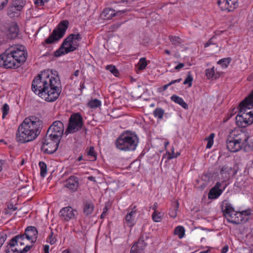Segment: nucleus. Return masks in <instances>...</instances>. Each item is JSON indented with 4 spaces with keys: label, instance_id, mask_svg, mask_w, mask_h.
<instances>
[{
    "label": "nucleus",
    "instance_id": "obj_1",
    "mask_svg": "<svg viewBox=\"0 0 253 253\" xmlns=\"http://www.w3.org/2000/svg\"><path fill=\"white\" fill-rule=\"evenodd\" d=\"M44 70L36 76L32 84V89L47 102L57 99L61 93L60 81L57 72Z\"/></svg>",
    "mask_w": 253,
    "mask_h": 253
},
{
    "label": "nucleus",
    "instance_id": "obj_2",
    "mask_svg": "<svg viewBox=\"0 0 253 253\" xmlns=\"http://www.w3.org/2000/svg\"><path fill=\"white\" fill-rule=\"evenodd\" d=\"M42 121L35 116L26 118L19 126L15 139L18 142L25 143L35 140L41 133Z\"/></svg>",
    "mask_w": 253,
    "mask_h": 253
},
{
    "label": "nucleus",
    "instance_id": "obj_3",
    "mask_svg": "<svg viewBox=\"0 0 253 253\" xmlns=\"http://www.w3.org/2000/svg\"><path fill=\"white\" fill-rule=\"evenodd\" d=\"M27 58V53L24 46H11L0 55V67L5 69L17 68L25 62Z\"/></svg>",
    "mask_w": 253,
    "mask_h": 253
},
{
    "label": "nucleus",
    "instance_id": "obj_4",
    "mask_svg": "<svg viewBox=\"0 0 253 253\" xmlns=\"http://www.w3.org/2000/svg\"><path fill=\"white\" fill-rule=\"evenodd\" d=\"M221 210L227 221L235 224L246 222L248 220L247 216L251 214L250 210L235 211L232 205L227 201L223 202Z\"/></svg>",
    "mask_w": 253,
    "mask_h": 253
},
{
    "label": "nucleus",
    "instance_id": "obj_5",
    "mask_svg": "<svg viewBox=\"0 0 253 253\" xmlns=\"http://www.w3.org/2000/svg\"><path fill=\"white\" fill-rule=\"evenodd\" d=\"M81 40L82 37L79 33L69 35L64 40L59 49L55 52L54 55L59 57L76 50L79 45L76 41H80Z\"/></svg>",
    "mask_w": 253,
    "mask_h": 253
},
{
    "label": "nucleus",
    "instance_id": "obj_6",
    "mask_svg": "<svg viewBox=\"0 0 253 253\" xmlns=\"http://www.w3.org/2000/svg\"><path fill=\"white\" fill-rule=\"evenodd\" d=\"M240 111L236 117V121L238 126L245 127L253 123V107L247 104L242 105L241 102Z\"/></svg>",
    "mask_w": 253,
    "mask_h": 253
},
{
    "label": "nucleus",
    "instance_id": "obj_7",
    "mask_svg": "<svg viewBox=\"0 0 253 253\" xmlns=\"http://www.w3.org/2000/svg\"><path fill=\"white\" fill-rule=\"evenodd\" d=\"M244 132L234 131L227 138L226 146L228 150L233 153L237 152L243 147Z\"/></svg>",
    "mask_w": 253,
    "mask_h": 253
},
{
    "label": "nucleus",
    "instance_id": "obj_8",
    "mask_svg": "<svg viewBox=\"0 0 253 253\" xmlns=\"http://www.w3.org/2000/svg\"><path fill=\"white\" fill-rule=\"evenodd\" d=\"M69 22L67 20H62L56 29H54L51 34L45 40L46 44H51L62 38L68 28Z\"/></svg>",
    "mask_w": 253,
    "mask_h": 253
},
{
    "label": "nucleus",
    "instance_id": "obj_9",
    "mask_svg": "<svg viewBox=\"0 0 253 253\" xmlns=\"http://www.w3.org/2000/svg\"><path fill=\"white\" fill-rule=\"evenodd\" d=\"M84 124V120L81 114L74 113L71 115L68 126L65 130V133L68 135L69 133L76 132L81 129Z\"/></svg>",
    "mask_w": 253,
    "mask_h": 253
},
{
    "label": "nucleus",
    "instance_id": "obj_10",
    "mask_svg": "<svg viewBox=\"0 0 253 253\" xmlns=\"http://www.w3.org/2000/svg\"><path fill=\"white\" fill-rule=\"evenodd\" d=\"M64 131V126L60 121H55L48 127L46 135L47 137L53 138L55 140L60 141Z\"/></svg>",
    "mask_w": 253,
    "mask_h": 253
},
{
    "label": "nucleus",
    "instance_id": "obj_11",
    "mask_svg": "<svg viewBox=\"0 0 253 253\" xmlns=\"http://www.w3.org/2000/svg\"><path fill=\"white\" fill-rule=\"evenodd\" d=\"M59 143L60 140H55L45 135L42 142L41 149L44 153L53 154L57 150Z\"/></svg>",
    "mask_w": 253,
    "mask_h": 253
},
{
    "label": "nucleus",
    "instance_id": "obj_12",
    "mask_svg": "<svg viewBox=\"0 0 253 253\" xmlns=\"http://www.w3.org/2000/svg\"><path fill=\"white\" fill-rule=\"evenodd\" d=\"M237 0H217V4L222 11H232L237 6Z\"/></svg>",
    "mask_w": 253,
    "mask_h": 253
},
{
    "label": "nucleus",
    "instance_id": "obj_13",
    "mask_svg": "<svg viewBox=\"0 0 253 253\" xmlns=\"http://www.w3.org/2000/svg\"><path fill=\"white\" fill-rule=\"evenodd\" d=\"M139 143V138L134 132L127 130V151H134Z\"/></svg>",
    "mask_w": 253,
    "mask_h": 253
},
{
    "label": "nucleus",
    "instance_id": "obj_14",
    "mask_svg": "<svg viewBox=\"0 0 253 253\" xmlns=\"http://www.w3.org/2000/svg\"><path fill=\"white\" fill-rule=\"evenodd\" d=\"M79 182L78 177L72 175L64 182V187L72 192L76 191L79 187Z\"/></svg>",
    "mask_w": 253,
    "mask_h": 253
},
{
    "label": "nucleus",
    "instance_id": "obj_15",
    "mask_svg": "<svg viewBox=\"0 0 253 253\" xmlns=\"http://www.w3.org/2000/svg\"><path fill=\"white\" fill-rule=\"evenodd\" d=\"M76 213H77V211L69 206L62 208L59 212L62 219L66 221L75 218Z\"/></svg>",
    "mask_w": 253,
    "mask_h": 253
},
{
    "label": "nucleus",
    "instance_id": "obj_16",
    "mask_svg": "<svg viewBox=\"0 0 253 253\" xmlns=\"http://www.w3.org/2000/svg\"><path fill=\"white\" fill-rule=\"evenodd\" d=\"M221 187V183L217 182L215 183L214 186L211 189L208 193V198L209 199H217L223 193L225 188L223 189H220Z\"/></svg>",
    "mask_w": 253,
    "mask_h": 253
},
{
    "label": "nucleus",
    "instance_id": "obj_17",
    "mask_svg": "<svg viewBox=\"0 0 253 253\" xmlns=\"http://www.w3.org/2000/svg\"><path fill=\"white\" fill-rule=\"evenodd\" d=\"M38 232L37 228L35 226H28L25 229V237L28 240H31L32 243H34L36 241L38 237Z\"/></svg>",
    "mask_w": 253,
    "mask_h": 253
},
{
    "label": "nucleus",
    "instance_id": "obj_18",
    "mask_svg": "<svg viewBox=\"0 0 253 253\" xmlns=\"http://www.w3.org/2000/svg\"><path fill=\"white\" fill-rule=\"evenodd\" d=\"M115 144L118 149L124 151L126 150V130L124 131L116 139Z\"/></svg>",
    "mask_w": 253,
    "mask_h": 253
},
{
    "label": "nucleus",
    "instance_id": "obj_19",
    "mask_svg": "<svg viewBox=\"0 0 253 253\" xmlns=\"http://www.w3.org/2000/svg\"><path fill=\"white\" fill-rule=\"evenodd\" d=\"M131 207L132 206L130 207L127 213V226L129 227L133 226L136 222L137 210L135 206Z\"/></svg>",
    "mask_w": 253,
    "mask_h": 253
},
{
    "label": "nucleus",
    "instance_id": "obj_20",
    "mask_svg": "<svg viewBox=\"0 0 253 253\" xmlns=\"http://www.w3.org/2000/svg\"><path fill=\"white\" fill-rule=\"evenodd\" d=\"M121 11L115 12V10L110 8L105 9L101 14V17L104 20L111 19L113 17L118 14Z\"/></svg>",
    "mask_w": 253,
    "mask_h": 253
},
{
    "label": "nucleus",
    "instance_id": "obj_21",
    "mask_svg": "<svg viewBox=\"0 0 253 253\" xmlns=\"http://www.w3.org/2000/svg\"><path fill=\"white\" fill-rule=\"evenodd\" d=\"M243 147L246 152L253 151V138L244 133Z\"/></svg>",
    "mask_w": 253,
    "mask_h": 253
},
{
    "label": "nucleus",
    "instance_id": "obj_22",
    "mask_svg": "<svg viewBox=\"0 0 253 253\" xmlns=\"http://www.w3.org/2000/svg\"><path fill=\"white\" fill-rule=\"evenodd\" d=\"M19 33V27L16 23L12 24L8 31L7 37L9 39H13L16 38Z\"/></svg>",
    "mask_w": 253,
    "mask_h": 253
},
{
    "label": "nucleus",
    "instance_id": "obj_23",
    "mask_svg": "<svg viewBox=\"0 0 253 253\" xmlns=\"http://www.w3.org/2000/svg\"><path fill=\"white\" fill-rule=\"evenodd\" d=\"M94 206L93 203L91 201H85L83 204L84 213L88 216L92 213L94 210Z\"/></svg>",
    "mask_w": 253,
    "mask_h": 253
},
{
    "label": "nucleus",
    "instance_id": "obj_24",
    "mask_svg": "<svg viewBox=\"0 0 253 253\" xmlns=\"http://www.w3.org/2000/svg\"><path fill=\"white\" fill-rule=\"evenodd\" d=\"M144 241L142 240H139L137 242L134 243L131 248L130 253H138L140 251L144 249L145 248Z\"/></svg>",
    "mask_w": 253,
    "mask_h": 253
},
{
    "label": "nucleus",
    "instance_id": "obj_25",
    "mask_svg": "<svg viewBox=\"0 0 253 253\" xmlns=\"http://www.w3.org/2000/svg\"><path fill=\"white\" fill-rule=\"evenodd\" d=\"M16 241L11 239L6 247L5 252L6 253H19V248H16Z\"/></svg>",
    "mask_w": 253,
    "mask_h": 253
},
{
    "label": "nucleus",
    "instance_id": "obj_26",
    "mask_svg": "<svg viewBox=\"0 0 253 253\" xmlns=\"http://www.w3.org/2000/svg\"><path fill=\"white\" fill-rule=\"evenodd\" d=\"M206 76L208 79H216L219 77V74L216 72L214 67L206 70Z\"/></svg>",
    "mask_w": 253,
    "mask_h": 253
},
{
    "label": "nucleus",
    "instance_id": "obj_27",
    "mask_svg": "<svg viewBox=\"0 0 253 253\" xmlns=\"http://www.w3.org/2000/svg\"><path fill=\"white\" fill-rule=\"evenodd\" d=\"M171 100L176 104L180 105L185 109L188 108L187 104L184 101L183 99L177 95L173 94L170 97Z\"/></svg>",
    "mask_w": 253,
    "mask_h": 253
},
{
    "label": "nucleus",
    "instance_id": "obj_28",
    "mask_svg": "<svg viewBox=\"0 0 253 253\" xmlns=\"http://www.w3.org/2000/svg\"><path fill=\"white\" fill-rule=\"evenodd\" d=\"M148 65L146 58L142 57L139 59L138 63L135 66L136 71L139 73L141 71L146 68Z\"/></svg>",
    "mask_w": 253,
    "mask_h": 253
},
{
    "label": "nucleus",
    "instance_id": "obj_29",
    "mask_svg": "<svg viewBox=\"0 0 253 253\" xmlns=\"http://www.w3.org/2000/svg\"><path fill=\"white\" fill-rule=\"evenodd\" d=\"M232 170V168L231 166H229L228 165H226L221 168L220 173L225 178H228Z\"/></svg>",
    "mask_w": 253,
    "mask_h": 253
},
{
    "label": "nucleus",
    "instance_id": "obj_30",
    "mask_svg": "<svg viewBox=\"0 0 253 253\" xmlns=\"http://www.w3.org/2000/svg\"><path fill=\"white\" fill-rule=\"evenodd\" d=\"M26 238L25 236V235L23 234H19L16 236L13 237L11 239L14 240L16 241L15 244H16V246H18V244H19L21 246H23L25 244L24 240Z\"/></svg>",
    "mask_w": 253,
    "mask_h": 253
},
{
    "label": "nucleus",
    "instance_id": "obj_31",
    "mask_svg": "<svg viewBox=\"0 0 253 253\" xmlns=\"http://www.w3.org/2000/svg\"><path fill=\"white\" fill-rule=\"evenodd\" d=\"M165 110L162 108H156L153 111L154 116L159 120L163 119Z\"/></svg>",
    "mask_w": 253,
    "mask_h": 253
},
{
    "label": "nucleus",
    "instance_id": "obj_32",
    "mask_svg": "<svg viewBox=\"0 0 253 253\" xmlns=\"http://www.w3.org/2000/svg\"><path fill=\"white\" fill-rule=\"evenodd\" d=\"M179 203L176 201L175 205L173 206V209H170L169 212V216L172 218H175L177 216V212L179 208Z\"/></svg>",
    "mask_w": 253,
    "mask_h": 253
},
{
    "label": "nucleus",
    "instance_id": "obj_33",
    "mask_svg": "<svg viewBox=\"0 0 253 253\" xmlns=\"http://www.w3.org/2000/svg\"><path fill=\"white\" fill-rule=\"evenodd\" d=\"M169 40L175 46L180 45L183 42L182 40L180 37L175 36H169Z\"/></svg>",
    "mask_w": 253,
    "mask_h": 253
},
{
    "label": "nucleus",
    "instance_id": "obj_34",
    "mask_svg": "<svg viewBox=\"0 0 253 253\" xmlns=\"http://www.w3.org/2000/svg\"><path fill=\"white\" fill-rule=\"evenodd\" d=\"M241 103L242 105L247 104L248 106L253 107V90L247 97L241 102Z\"/></svg>",
    "mask_w": 253,
    "mask_h": 253
},
{
    "label": "nucleus",
    "instance_id": "obj_35",
    "mask_svg": "<svg viewBox=\"0 0 253 253\" xmlns=\"http://www.w3.org/2000/svg\"><path fill=\"white\" fill-rule=\"evenodd\" d=\"M163 214L159 211H153L152 214V218L154 222H159L162 220Z\"/></svg>",
    "mask_w": 253,
    "mask_h": 253
},
{
    "label": "nucleus",
    "instance_id": "obj_36",
    "mask_svg": "<svg viewBox=\"0 0 253 253\" xmlns=\"http://www.w3.org/2000/svg\"><path fill=\"white\" fill-rule=\"evenodd\" d=\"M11 4L17 8V9L21 10L25 4V1L23 0H14Z\"/></svg>",
    "mask_w": 253,
    "mask_h": 253
},
{
    "label": "nucleus",
    "instance_id": "obj_37",
    "mask_svg": "<svg viewBox=\"0 0 253 253\" xmlns=\"http://www.w3.org/2000/svg\"><path fill=\"white\" fill-rule=\"evenodd\" d=\"M40 168V174L42 177H45L47 174V166L43 162H40L39 163Z\"/></svg>",
    "mask_w": 253,
    "mask_h": 253
},
{
    "label": "nucleus",
    "instance_id": "obj_38",
    "mask_svg": "<svg viewBox=\"0 0 253 253\" xmlns=\"http://www.w3.org/2000/svg\"><path fill=\"white\" fill-rule=\"evenodd\" d=\"M174 234L178 236L180 239L182 238L185 235V229L183 226H178L174 230Z\"/></svg>",
    "mask_w": 253,
    "mask_h": 253
},
{
    "label": "nucleus",
    "instance_id": "obj_39",
    "mask_svg": "<svg viewBox=\"0 0 253 253\" xmlns=\"http://www.w3.org/2000/svg\"><path fill=\"white\" fill-rule=\"evenodd\" d=\"M87 106L90 108H96L101 106V101L97 99H91L87 103Z\"/></svg>",
    "mask_w": 253,
    "mask_h": 253
},
{
    "label": "nucleus",
    "instance_id": "obj_40",
    "mask_svg": "<svg viewBox=\"0 0 253 253\" xmlns=\"http://www.w3.org/2000/svg\"><path fill=\"white\" fill-rule=\"evenodd\" d=\"M231 62L230 58H222L217 62V64L220 65L223 68H226Z\"/></svg>",
    "mask_w": 253,
    "mask_h": 253
},
{
    "label": "nucleus",
    "instance_id": "obj_41",
    "mask_svg": "<svg viewBox=\"0 0 253 253\" xmlns=\"http://www.w3.org/2000/svg\"><path fill=\"white\" fill-rule=\"evenodd\" d=\"M7 14L10 17H13L15 15V13H17V11H19L20 10L17 9L16 7L14 6L12 4L10 5L7 8Z\"/></svg>",
    "mask_w": 253,
    "mask_h": 253
},
{
    "label": "nucleus",
    "instance_id": "obj_42",
    "mask_svg": "<svg viewBox=\"0 0 253 253\" xmlns=\"http://www.w3.org/2000/svg\"><path fill=\"white\" fill-rule=\"evenodd\" d=\"M215 136V134L213 133H211L210 135L205 138V140L208 141V143L206 146L207 148H211L213 144V139Z\"/></svg>",
    "mask_w": 253,
    "mask_h": 253
},
{
    "label": "nucleus",
    "instance_id": "obj_43",
    "mask_svg": "<svg viewBox=\"0 0 253 253\" xmlns=\"http://www.w3.org/2000/svg\"><path fill=\"white\" fill-rule=\"evenodd\" d=\"M193 80V78L191 72H188L187 76L183 84H188L189 87H191L192 84Z\"/></svg>",
    "mask_w": 253,
    "mask_h": 253
},
{
    "label": "nucleus",
    "instance_id": "obj_44",
    "mask_svg": "<svg viewBox=\"0 0 253 253\" xmlns=\"http://www.w3.org/2000/svg\"><path fill=\"white\" fill-rule=\"evenodd\" d=\"M106 69L109 70L115 76L118 77L119 75L118 70L117 69L115 66L110 65L106 66Z\"/></svg>",
    "mask_w": 253,
    "mask_h": 253
},
{
    "label": "nucleus",
    "instance_id": "obj_45",
    "mask_svg": "<svg viewBox=\"0 0 253 253\" xmlns=\"http://www.w3.org/2000/svg\"><path fill=\"white\" fill-rule=\"evenodd\" d=\"M47 242L49 243L51 245H53L56 243V239L55 236L54 235V233L52 230H51L50 234L47 239Z\"/></svg>",
    "mask_w": 253,
    "mask_h": 253
},
{
    "label": "nucleus",
    "instance_id": "obj_46",
    "mask_svg": "<svg viewBox=\"0 0 253 253\" xmlns=\"http://www.w3.org/2000/svg\"><path fill=\"white\" fill-rule=\"evenodd\" d=\"M216 37H212L205 44L204 47L205 48L209 47L211 45H214L216 44Z\"/></svg>",
    "mask_w": 253,
    "mask_h": 253
},
{
    "label": "nucleus",
    "instance_id": "obj_47",
    "mask_svg": "<svg viewBox=\"0 0 253 253\" xmlns=\"http://www.w3.org/2000/svg\"><path fill=\"white\" fill-rule=\"evenodd\" d=\"M110 208V205L109 203L105 204V206L103 209V212L101 214L100 218L103 219L106 216L108 210Z\"/></svg>",
    "mask_w": 253,
    "mask_h": 253
},
{
    "label": "nucleus",
    "instance_id": "obj_48",
    "mask_svg": "<svg viewBox=\"0 0 253 253\" xmlns=\"http://www.w3.org/2000/svg\"><path fill=\"white\" fill-rule=\"evenodd\" d=\"M87 155L91 157L93 159V160H95L96 159V155L95 152L94 147H90L89 149V150L87 152Z\"/></svg>",
    "mask_w": 253,
    "mask_h": 253
},
{
    "label": "nucleus",
    "instance_id": "obj_49",
    "mask_svg": "<svg viewBox=\"0 0 253 253\" xmlns=\"http://www.w3.org/2000/svg\"><path fill=\"white\" fill-rule=\"evenodd\" d=\"M2 118L4 119L5 116L8 114L9 107L8 104H4L2 108Z\"/></svg>",
    "mask_w": 253,
    "mask_h": 253
},
{
    "label": "nucleus",
    "instance_id": "obj_50",
    "mask_svg": "<svg viewBox=\"0 0 253 253\" xmlns=\"http://www.w3.org/2000/svg\"><path fill=\"white\" fill-rule=\"evenodd\" d=\"M7 236L5 233L4 232H0V248L4 243Z\"/></svg>",
    "mask_w": 253,
    "mask_h": 253
},
{
    "label": "nucleus",
    "instance_id": "obj_51",
    "mask_svg": "<svg viewBox=\"0 0 253 253\" xmlns=\"http://www.w3.org/2000/svg\"><path fill=\"white\" fill-rule=\"evenodd\" d=\"M174 149L173 147H172L171 148V152H167V154L168 155V159L169 160H171L173 158H176L177 157V155H175L174 154Z\"/></svg>",
    "mask_w": 253,
    "mask_h": 253
},
{
    "label": "nucleus",
    "instance_id": "obj_52",
    "mask_svg": "<svg viewBox=\"0 0 253 253\" xmlns=\"http://www.w3.org/2000/svg\"><path fill=\"white\" fill-rule=\"evenodd\" d=\"M32 247V245H27L23 249L19 248V253H26L31 249Z\"/></svg>",
    "mask_w": 253,
    "mask_h": 253
},
{
    "label": "nucleus",
    "instance_id": "obj_53",
    "mask_svg": "<svg viewBox=\"0 0 253 253\" xmlns=\"http://www.w3.org/2000/svg\"><path fill=\"white\" fill-rule=\"evenodd\" d=\"M170 85L168 83V84H165L164 85L158 88V91L159 92H162L167 89L169 86Z\"/></svg>",
    "mask_w": 253,
    "mask_h": 253
},
{
    "label": "nucleus",
    "instance_id": "obj_54",
    "mask_svg": "<svg viewBox=\"0 0 253 253\" xmlns=\"http://www.w3.org/2000/svg\"><path fill=\"white\" fill-rule=\"evenodd\" d=\"M8 0H0V10L2 9L7 4Z\"/></svg>",
    "mask_w": 253,
    "mask_h": 253
},
{
    "label": "nucleus",
    "instance_id": "obj_55",
    "mask_svg": "<svg viewBox=\"0 0 253 253\" xmlns=\"http://www.w3.org/2000/svg\"><path fill=\"white\" fill-rule=\"evenodd\" d=\"M7 209L10 210H12L13 211H15L17 210V208L15 206H14L12 204H8L7 205Z\"/></svg>",
    "mask_w": 253,
    "mask_h": 253
},
{
    "label": "nucleus",
    "instance_id": "obj_56",
    "mask_svg": "<svg viewBox=\"0 0 253 253\" xmlns=\"http://www.w3.org/2000/svg\"><path fill=\"white\" fill-rule=\"evenodd\" d=\"M35 4L37 5L42 6L44 5V2L43 0H36Z\"/></svg>",
    "mask_w": 253,
    "mask_h": 253
},
{
    "label": "nucleus",
    "instance_id": "obj_57",
    "mask_svg": "<svg viewBox=\"0 0 253 253\" xmlns=\"http://www.w3.org/2000/svg\"><path fill=\"white\" fill-rule=\"evenodd\" d=\"M184 66V64L182 63H179L177 65H176L174 69L176 70H179L182 68Z\"/></svg>",
    "mask_w": 253,
    "mask_h": 253
},
{
    "label": "nucleus",
    "instance_id": "obj_58",
    "mask_svg": "<svg viewBox=\"0 0 253 253\" xmlns=\"http://www.w3.org/2000/svg\"><path fill=\"white\" fill-rule=\"evenodd\" d=\"M181 80H182V79L181 78H179L178 79L172 80L170 82H169V84L170 86L171 85H172L173 84H174L175 83H177L180 82L181 81Z\"/></svg>",
    "mask_w": 253,
    "mask_h": 253
},
{
    "label": "nucleus",
    "instance_id": "obj_59",
    "mask_svg": "<svg viewBox=\"0 0 253 253\" xmlns=\"http://www.w3.org/2000/svg\"><path fill=\"white\" fill-rule=\"evenodd\" d=\"M158 208V204L157 203L155 202L152 207V210L154 211H158L157 209Z\"/></svg>",
    "mask_w": 253,
    "mask_h": 253
},
{
    "label": "nucleus",
    "instance_id": "obj_60",
    "mask_svg": "<svg viewBox=\"0 0 253 253\" xmlns=\"http://www.w3.org/2000/svg\"><path fill=\"white\" fill-rule=\"evenodd\" d=\"M49 247L48 245H44L43 247V250L44 253H49Z\"/></svg>",
    "mask_w": 253,
    "mask_h": 253
},
{
    "label": "nucleus",
    "instance_id": "obj_61",
    "mask_svg": "<svg viewBox=\"0 0 253 253\" xmlns=\"http://www.w3.org/2000/svg\"><path fill=\"white\" fill-rule=\"evenodd\" d=\"M228 250V246H225L221 250L222 253H226Z\"/></svg>",
    "mask_w": 253,
    "mask_h": 253
},
{
    "label": "nucleus",
    "instance_id": "obj_62",
    "mask_svg": "<svg viewBox=\"0 0 253 253\" xmlns=\"http://www.w3.org/2000/svg\"><path fill=\"white\" fill-rule=\"evenodd\" d=\"M88 179L90 180V181H93V182H95L96 181L95 178L94 176H89L88 177Z\"/></svg>",
    "mask_w": 253,
    "mask_h": 253
},
{
    "label": "nucleus",
    "instance_id": "obj_63",
    "mask_svg": "<svg viewBox=\"0 0 253 253\" xmlns=\"http://www.w3.org/2000/svg\"><path fill=\"white\" fill-rule=\"evenodd\" d=\"M80 71L79 70H76L74 73V75L76 77H78L79 75Z\"/></svg>",
    "mask_w": 253,
    "mask_h": 253
},
{
    "label": "nucleus",
    "instance_id": "obj_64",
    "mask_svg": "<svg viewBox=\"0 0 253 253\" xmlns=\"http://www.w3.org/2000/svg\"><path fill=\"white\" fill-rule=\"evenodd\" d=\"M62 253H71L69 250H65L62 251Z\"/></svg>",
    "mask_w": 253,
    "mask_h": 253
}]
</instances>
